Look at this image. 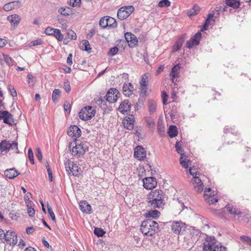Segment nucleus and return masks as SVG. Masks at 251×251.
I'll return each instance as SVG.
<instances>
[{
  "label": "nucleus",
  "mask_w": 251,
  "mask_h": 251,
  "mask_svg": "<svg viewBox=\"0 0 251 251\" xmlns=\"http://www.w3.org/2000/svg\"><path fill=\"white\" fill-rule=\"evenodd\" d=\"M149 203L151 207L162 208L165 204L164 194L162 190L151 191L148 196Z\"/></svg>",
  "instance_id": "1"
},
{
  "label": "nucleus",
  "mask_w": 251,
  "mask_h": 251,
  "mask_svg": "<svg viewBox=\"0 0 251 251\" xmlns=\"http://www.w3.org/2000/svg\"><path fill=\"white\" fill-rule=\"evenodd\" d=\"M158 224L151 219L143 221L141 225V231L145 235L151 236L158 230Z\"/></svg>",
  "instance_id": "2"
},
{
  "label": "nucleus",
  "mask_w": 251,
  "mask_h": 251,
  "mask_svg": "<svg viewBox=\"0 0 251 251\" xmlns=\"http://www.w3.org/2000/svg\"><path fill=\"white\" fill-rule=\"evenodd\" d=\"M96 110L91 106H87L82 108L78 113L79 118L83 121L91 120L94 117Z\"/></svg>",
  "instance_id": "3"
},
{
  "label": "nucleus",
  "mask_w": 251,
  "mask_h": 251,
  "mask_svg": "<svg viewBox=\"0 0 251 251\" xmlns=\"http://www.w3.org/2000/svg\"><path fill=\"white\" fill-rule=\"evenodd\" d=\"M0 150L1 152L12 151L18 152V143L15 141L3 140L0 143Z\"/></svg>",
  "instance_id": "4"
},
{
  "label": "nucleus",
  "mask_w": 251,
  "mask_h": 251,
  "mask_svg": "<svg viewBox=\"0 0 251 251\" xmlns=\"http://www.w3.org/2000/svg\"><path fill=\"white\" fill-rule=\"evenodd\" d=\"M65 166L66 170L69 175H72L74 176H78L80 168L76 163L67 160L65 162Z\"/></svg>",
  "instance_id": "5"
},
{
  "label": "nucleus",
  "mask_w": 251,
  "mask_h": 251,
  "mask_svg": "<svg viewBox=\"0 0 251 251\" xmlns=\"http://www.w3.org/2000/svg\"><path fill=\"white\" fill-rule=\"evenodd\" d=\"M134 10L133 6H127L121 7L117 12V17L123 20L127 18Z\"/></svg>",
  "instance_id": "6"
},
{
  "label": "nucleus",
  "mask_w": 251,
  "mask_h": 251,
  "mask_svg": "<svg viewBox=\"0 0 251 251\" xmlns=\"http://www.w3.org/2000/svg\"><path fill=\"white\" fill-rule=\"evenodd\" d=\"M216 240L214 237H207L203 244V251H213L214 247L216 246Z\"/></svg>",
  "instance_id": "7"
},
{
  "label": "nucleus",
  "mask_w": 251,
  "mask_h": 251,
  "mask_svg": "<svg viewBox=\"0 0 251 251\" xmlns=\"http://www.w3.org/2000/svg\"><path fill=\"white\" fill-rule=\"evenodd\" d=\"M1 120L9 126L13 125L15 122L13 116L7 110L0 111V120Z\"/></svg>",
  "instance_id": "8"
},
{
  "label": "nucleus",
  "mask_w": 251,
  "mask_h": 251,
  "mask_svg": "<svg viewBox=\"0 0 251 251\" xmlns=\"http://www.w3.org/2000/svg\"><path fill=\"white\" fill-rule=\"evenodd\" d=\"M4 237L6 243L10 245L14 246L18 242L17 236L16 233L12 231H7L4 234Z\"/></svg>",
  "instance_id": "9"
},
{
  "label": "nucleus",
  "mask_w": 251,
  "mask_h": 251,
  "mask_svg": "<svg viewBox=\"0 0 251 251\" xmlns=\"http://www.w3.org/2000/svg\"><path fill=\"white\" fill-rule=\"evenodd\" d=\"M119 92L116 88H110L107 92L106 100L109 103H115L117 101Z\"/></svg>",
  "instance_id": "10"
},
{
  "label": "nucleus",
  "mask_w": 251,
  "mask_h": 251,
  "mask_svg": "<svg viewBox=\"0 0 251 251\" xmlns=\"http://www.w3.org/2000/svg\"><path fill=\"white\" fill-rule=\"evenodd\" d=\"M87 150V146L84 144H78L76 143L75 147H73L72 150V154L73 155L75 156L78 155L79 157L81 155L84 154L85 151Z\"/></svg>",
  "instance_id": "11"
},
{
  "label": "nucleus",
  "mask_w": 251,
  "mask_h": 251,
  "mask_svg": "<svg viewBox=\"0 0 251 251\" xmlns=\"http://www.w3.org/2000/svg\"><path fill=\"white\" fill-rule=\"evenodd\" d=\"M143 186L146 189L151 190L155 188L157 184L156 178L153 177H148L143 179Z\"/></svg>",
  "instance_id": "12"
},
{
  "label": "nucleus",
  "mask_w": 251,
  "mask_h": 251,
  "mask_svg": "<svg viewBox=\"0 0 251 251\" xmlns=\"http://www.w3.org/2000/svg\"><path fill=\"white\" fill-rule=\"evenodd\" d=\"M201 37V32L196 33L191 38L186 42V47L188 49H191L194 45H198L200 43V40Z\"/></svg>",
  "instance_id": "13"
},
{
  "label": "nucleus",
  "mask_w": 251,
  "mask_h": 251,
  "mask_svg": "<svg viewBox=\"0 0 251 251\" xmlns=\"http://www.w3.org/2000/svg\"><path fill=\"white\" fill-rule=\"evenodd\" d=\"M81 132L80 129L75 125L71 126L67 130V134L74 139L79 137L81 135Z\"/></svg>",
  "instance_id": "14"
},
{
  "label": "nucleus",
  "mask_w": 251,
  "mask_h": 251,
  "mask_svg": "<svg viewBox=\"0 0 251 251\" xmlns=\"http://www.w3.org/2000/svg\"><path fill=\"white\" fill-rule=\"evenodd\" d=\"M125 37L130 47H135L138 42V40L136 36L130 32H126L125 34Z\"/></svg>",
  "instance_id": "15"
},
{
  "label": "nucleus",
  "mask_w": 251,
  "mask_h": 251,
  "mask_svg": "<svg viewBox=\"0 0 251 251\" xmlns=\"http://www.w3.org/2000/svg\"><path fill=\"white\" fill-rule=\"evenodd\" d=\"M171 229L176 234H180L185 229V224L181 222H173L171 225Z\"/></svg>",
  "instance_id": "16"
},
{
  "label": "nucleus",
  "mask_w": 251,
  "mask_h": 251,
  "mask_svg": "<svg viewBox=\"0 0 251 251\" xmlns=\"http://www.w3.org/2000/svg\"><path fill=\"white\" fill-rule=\"evenodd\" d=\"M131 109V103L127 100H124L120 104L118 110L123 114L130 112Z\"/></svg>",
  "instance_id": "17"
},
{
  "label": "nucleus",
  "mask_w": 251,
  "mask_h": 251,
  "mask_svg": "<svg viewBox=\"0 0 251 251\" xmlns=\"http://www.w3.org/2000/svg\"><path fill=\"white\" fill-rule=\"evenodd\" d=\"M192 183L195 190L198 193L201 192L203 189V184L201 179L197 176H194Z\"/></svg>",
  "instance_id": "18"
},
{
  "label": "nucleus",
  "mask_w": 251,
  "mask_h": 251,
  "mask_svg": "<svg viewBox=\"0 0 251 251\" xmlns=\"http://www.w3.org/2000/svg\"><path fill=\"white\" fill-rule=\"evenodd\" d=\"M123 94L126 97L130 96L133 93L134 88L133 84L129 82L125 83L123 87Z\"/></svg>",
  "instance_id": "19"
},
{
  "label": "nucleus",
  "mask_w": 251,
  "mask_h": 251,
  "mask_svg": "<svg viewBox=\"0 0 251 251\" xmlns=\"http://www.w3.org/2000/svg\"><path fill=\"white\" fill-rule=\"evenodd\" d=\"M157 130L158 134L161 137L166 136L165 126L162 120L159 119L157 122Z\"/></svg>",
  "instance_id": "20"
},
{
  "label": "nucleus",
  "mask_w": 251,
  "mask_h": 251,
  "mask_svg": "<svg viewBox=\"0 0 251 251\" xmlns=\"http://www.w3.org/2000/svg\"><path fill=\"white\" fill-rule=\"evenodd\" d=\"M134 157H146V151L141 146H137L134 149Z\"/></svg>",
  "instance_id": "21"
},
{
  "label": "nucleus",
  "mask_w": 251,
  "mask_h": 251,
  "mask_svg": "<svg viewBox=\"0 0 251 251\" xmlns=\"http://www.w3.org/2000/svg\"><path fill=\"white\" fill-rule=\"evenodd\" d=\"M5 176L9 179H13L20 174L15 168L7 169L4 171Z\"/></svg>",
  "instance_id": "22"
},
{
  "label": "nucleus",
  "mask_w": 251,
  "mask_h": 251,
  "mask_svg": "<svg viewBox=\"0 0 251 251\" xmlns=\"http://www.w3.org/2000/svg\"><path fill=\"white\" fill-rule=\"evenodd\" d=\"M180 67L178 64L175 65L171 69L170 75L171 77V80L173 82H175V78L178 76V71Z\"/></svg>",
  "instance_id": "23"
},
{
  "label": "nucleus",
  "mask_w": 251,
  "mask_h": 251,
  "mask_svg": "<svg viewBox=\"0 0 251 251\" xmlns=\"http://www.w3.org/2000/svg\"><path fill=\"white\" fill-rule=\"evenodd\" d=\"M7 19V20H8L11 23V25H14V27L17 26L20 21L19 16L17 14H13L8 16Z\"/></svg>",
  "instance_id": "24"
},
{
  "label": "nucleus",
  "mask_w": 251,
  "mask_h": 251,
  "mask_svg": "<svg viewBox=\"0 0 251 251\" xmlns=\"http://www.w3.org/2000/svg\"><path fill=\"white\" fill-rule=\"evenodd\" d=\"M80 210L86 213H90L91 206L86 201H82L79 204Z\"/></svg>",
  "instance_id": "25"
},
{
  "label": "nucleus",
  "mask_w": 251,
  "mask_h": 251,
  "mask_svg": "<svg viewBox=\"0 0 251 251\" xmlns=\"http://www.w3.org/2000/svg\"><path fill=\"white\" fill-rule=\"evenodd\" d=\"M225 208L231 214L235 215H240L241 214V212L239 210L231 205H226Z\"/></svg>",
  "instance_id": "26"
},
{
  "label": "nucleus",
  "mask_w": 251,
  "mask_h": 251,
  "mask_svg": "<svg viewBox=\"0 0 251 251\" xmlns=\"http://www.w3.org/2000/svg\"><path fill=\"white\" fill-rule=\"evenodd\" d=\"M168 134L169 137L171 138L176 136L178 134V130L176 126L175 125L170 126L168 129Z\"/></svg>",
  "instance_id": "27"
},
{
  "label": "nucleus",
  "mask_w": 251,
  "mask_h": 251,
  "mask_svg": "<svg viewBox=\"0 0 251 251\" xmlns=\"http://www.w3.org/2000/svg\"><path fill=\"white\" fill-rule=\"evenodd\" d=\"M134 120H133V118H131L128 117L126 121L124 122V126L125 128L128 130H131L134 127Z\"/></svg>",
  "instance_id": "28"
},
{
  "label": "nucleus",
  "mask_w": 251,
  "mask_h": 251,
  "mask_svg": "<svg viewBox=\"0 0 251 251\" xmlns=\"http://www.w3.org/2000/svg\"><path fill=\"white\" fill-rule=\"evenodd\" d=\"M226 3L228 6L236 9L240 6V0H226Z\"/></svg>",
  "instance_id": "29"
},
{
  "label": "nucleus",
  "mask_w": 251,
  "mask_h": 251,
  "mask_svg": "<svg viewBox=\"0 0 251 251\" xmlns=\"http://www.w3.org/2000/svg\"><path fill=\"white\" fill-rule=\"evenodd\" d=\"M80 48L83 50L87 51L88 53L91 52L92 49L90 47L89 42L87 40H84L82 41Z\"/></svg>",
  "instance_id": "30"
},
{
  "label": "nucleus",
  "mask_w": 251,
  "mask_h": 251,
  "mask_svg": "<svg viewBox=\"0 0 251 251\" xmlns=\"http://www.w3.org/2000/svg\"><path fill=\"white\" fill-rule=\"evenodd\" d=\"M192 161L188 158H179V163L184 168L187 169L191 165Z\"/></svg>",
  "instance_id": "31"
},
{
  "label": "nucleus",
  "mask_w": 251,
  "mask_h": 251,
  "mask_svg": "<svg viewBox=\"0 0 251 251\" xmlns=\"http://www.w3.org/2000/svg\"><path fill=\"white\" fill-rule=\"evenodd\" d=\"M58 12L62 15L68 16L72 14V8L69 7H61L58 10Z\"/></svg>",
  "instance_id": "32"
},
{
  "label": "nucleus",
  "mask_w": 251,
  "mask_h": 251,
  "mask_svg": "<svg viewBox=\"0 0 251 251\" xmlns=\"http://www.w3.org/2000/svg\"><path fill=\"white\" fill-rule=\"evenodd\" d=\"M149 112L151 115L153 114L156 110V104L153 100H150L148 102Z\"/></svg>",
  "instance_id": "33"
},
{
  "label": "nucleus",
  "mask_w": 251,
  "mask_h": 251,
  "mask_svg": "<svg viewBox=\"0 0 251 251\" xmlns=\"http://www.w3.org/2000/svg\"><path fill=\"white\" fill-rule=\"evenodd\" d=\"M214 197V194L212 195V193H210L209 195L208 194H204V198L206 200L208 201V202L211 204H214L217 202L218 201L217 198H213Z\"/></svg>",
  "instance_id": "34"
},
{
  "label": "nucleus",
  "mask_w": 251,
  "mask_h": 251,
  "mask_svg": "<svg viewBox=\"0 0 251 251\" xmlns=\"http://www.w3.org/2000/svg\"><path fill=\"white\" fill-rule=\"evenodd\" d=\"M60 91L59 89H54L52 94V99L53 102H57L60 97Z\"/></svg>",
  "instance_id": "35"
},
{
  "label": "nucleus",
  "mask_w": 251,
  "mask_h": 251,
  "mask_svg": "<svg viewBox=\"0 0 251 251\" xmlns=\"http://www.w3.org/2000/svg\"><path fill=\"white\" fill-rule=\"evenodd\" d=\"M184 42L183 38H180L176 42L175 45L173 47L174 51H177L181 49V47Z\"/></svg>",
  "instance_id": "36"
},
{
  "label": "nucleus",
  "mask_w": 251,
  "mask_h": 251,
  "mask_svg": "<svg viewBox=\"0 0 251 251\" xmlns=\"http://www.w3.org/2000/svg\"><path fill=\"white\" fill-rule=\"evenodd\" d=\"M160 214L159 211L157 210H150L147 213V217L149 218H157L159 217Z\"/></svg>",
  "instance_id": "37"
},
{
  "label": "nucleus",
  "mask_w": 251,
  "mask_h": 251,
  "mask_svg": "<svg viewBox=\"0 0 251 251\" xmlns=\"http://www.w3.org/2000/svg\"><path fill=\"white\" fill-rule=\"evenodd\" d=\"M106 20L108 23V26L115 27L117 26V23L116 20L112 17L106 16Z\"/></svg>",
  "instance_id": "38"
},
{
  "label": "nucleus",
  "mask_w": 251,
  "mask_h": 251,
  "mask_svg": "<svg viewBox=\"0 0 251 251\" xmlns=\"http://www.w3.org/2000/svg\"><path fill=\"white\" fill-rule=\"evenodd\" d=\"M53 36H54L56 39L60 42L62 41L64 38V36L61 33L60 30L57 28L55 29Z\"/></svg>",
  "instance_id": "39"
},
{
  "label": "nucleus",
  "mask_w": 251,
  "mask_h": 251,
  "mask_svg": "<svg viewBox=\"0 0 251 251\" xmlns=\"http://www.w3.org/2000/svg\"><path fill=\"white\" fill-rule=\"evenodd\" d=\"M99 25L102 28H105L108 26V23L106 20V16H104L101 18L99 22Z\"/></svg>",
  "instance_id": "40"
},
{
  "label": "nucleus",
  "mask_w": 251,
  "mask_h": 251,
  "mask_svg": "<svg viewBox=\"0 0 251 251\" xmlns=\"http://www.w3.org/2000/svg\"><path fill=\"white\" fill-rule=\"evenodd\" d=\"M94 234L98 237H102L105 233V232L100 228H95L94 229Z\"/></svg>",
  "instance_id": "41"
},
{
  "label": "nucleus",
  "mask_w": 251,
  "mask_h": 251,
  "mask_svg": "<svg viewBox=\"0 0 251 251\" xmlns=\"http://www.w3.org/2000/svg\"><path fill=\"white\" fill-rule=\"evenodd\" d=\"M171 5V2L169 0H162L160 1L158 4L159 7H168Z\"/></svg>",
  "instance_id": "42"
},
{
  "label": "nucleus",
  "mask_w": 251,
  "mask_h": 251,
  "mask_svg": "<svg viewBox=\"0 0 251 251\" xmlns=\"http://www.w3.org/2000/svg\"><path fill=\"white\" fill-rule=\"evenodd\" d=\"M67 37L70 40H76V33L73 30H71L67 32Z\"/></svg>",
  "instance_id": "43"
},
{
  "label": "nucleus",
  "mask_w": 251,
  "mask_h": 251,
  "mask_svg": "<svg viewBox=\"0 0 251 251\" xmlns=\"http://www.w3.org/2000/svg\"><path fill=\"white\" fill-rule=\"evenodd\" d=\"M240 239L243 243H246L251 245V238L249 236L243 235L240 237Z\"/></svg>",
  "instance_id": "44"
},
{
  "label": "nucleus",
  "mask_w": 251,
  "mask_h": 251,
  "mask_svg": "<svg viewBox=\"0 0 251 251\" xmlns=\"http://www.w3.org/2000/svg\"><path fill=\"white\" fill-rule=\"evenodd\" d=\"M213 251H227V249L221 243H219L214 247Z\"/></svg>",
  "instance_id": "45"
},
{
  "label": "nucleus",
  "mask_w": 251,
  "mask_h": 251,
  "mask_svg": "<svg viewBox=\"0 0 251 251\" xmlns=\"http://www.w3.org/2000/svg\"><path fill=\"white\" fill-rule=\"evenodd\" d=\"M148 75L147 74H144L142 75L141 77V80L140 81V85L143 86H145L147 85L148 82Z\"/></svg>",
  "instance_id": "46"
},
{
  "label": "nucleus",
  "mask_w": 251,
  "mask_h": 251,
  "mask_svg": "<svg viewBox=\"0 0 251 251\" xmlns=\"http://www.w3.org/2000/svg\"><path fill=\"white\" fill-rule=\"evenodd\" d=\"M14 2H11L5 4L3 8L6 11H9L14 8Z\"/></svg>",
  "instance_id": "47"
},
{
  "label": "nucleus",
  "mask_w": 251,
  "mask_h": 251,
  "mask_svg": "<svg viewBox=\"0 0 251 251\" xmlns=\"http://www.w3.org/2000/svg\"><path fill=\"white\" fill-rule=\"evenodd\" d=\"M8 90L10 92L11 95L13 97H17V92L15 90V89L14 88V87L11 84L9 85Z\"/></svg>",
  "instance_id": "48"
},
{
  "label": "nucleus",
  "mask_w": 251,
  "mask_h": 251,
  "mask_svg": "<svg viewBox=\"0 0 251 251\" xmlns=\"http://www.w3.org/2000/svg\"><path fill=\"white\" fill-rule=\"evenodd\" d=\"M56 28L48 27L45 30V33L48 35H53Z\"/></svg>",
  "instance_id": "49"
},
{
  "label": "nucleus",
  "mask_w": 251,
  "mask_h": 251,
  "mask_svg": "<svg viewBox=\"0 0 251 251\" xmlns=\"http://www.w3.org/2000/svg\"><path fill=\"white\" fill-rule=\"evenodd\" d=\"M47 208H48V213L50 214V216L51 220L53 221H55V217L54 213L53 212L51 207L50 206H49V205H48Z\"/></svg>",
  "instance_id": "50"
},
{
  "label": "nucleus",
  "mask_w": 251,
  "mask_h": 251,
  "mask_svg": "<svg viewBox=\"0 0 251 251\" xmlns=\"http://www.w3.org/2000/svg\"><path fill=\"white\" fill-rule=\"evenodd\" d=\"M146 121L150 128H154L155 123L151 118H148L146 119Z\"/></svg>",
  "instance_id": "51"
},
{
  "label": "nucleus",
  "mask_w": 251,
  "mask_h": 251,
  "mask_svg": "<svg viewBox=\"0 0 251 251\" xmlns=\"http://www.w3.org/2000/svg\"><path fill=\"white\" fill-rule=\"evenodd\" d=\"M119 50L118 48L117 47H114L110 49L109 51L108 54L111 56H114L117 54Z\"/></svg>",
  "instance_id": "52"
},
{
  "label": "nucleus",
  "mask_w": 251,
  "mask_h": 251,
  "mask_svg": "<svg viewBox=\"0 0 251 251\" xmlns=\"http://www.w3.org/2000/svg\"><path fill=\"white\" fill-rule=\"evenodd\" d=\"M4 60L6 63L10 66L13 65L12 59L11 57L8 55L3 54Z\"/></svg>",
  "instance_id": "53"
},
{
  "label": "nucleus",
  "mask_w": 251,
  "mask_h": 251,
  "mask_svg": "<svg viewBox=\"0 0 251 251\" xmlns=\"http://www.w3.org/2000/svg\"><path fill=\"white\" fill-rule=\"evenodd\" d=\"M81 0H70V4L73 7H76L80 5Z\"/></svg>",
  "instance_id": "54"
},
{
  "label": "nucleus",
  "mask_w": 251,
  "mask_h": 251,
  "mask_svg": "<svg viewBox=\"0 0 251 251\" xmlns=\"http://www.w3.org/2000/svg\"><path fill=\"white\" fill-rule=\"evenodd\" d=\"M64 88L65 91L67 93H69L71 91V87L70 82L68 81H65L64 83Z\"/></svg>",
  "instance_id": "55"
},
{
  "label": "nucleus",
  "mask_w": 251,
  "mask_h": 251,
  "mask_svg": "<svg viewBox=\"0 0 251 251\" xmlns=\"http://www.w3.org/2000/svg\"><path fill=\"white\" fill-rule=\"evenodd\" d=\"M147 92V85L145 86H141L140 95L142 96H146Z\"/></svg>",
  "instance_id": "56"
},
{
  "label": "nucleus",
  "mask_w": 251,
  "mask_h": 251,
  "mask_svg": "<svg viewBox=\"0 0 251 251\" xmlns=\"http://www.w3.org/2000/svg\"><path fill=\"white\" fill-rule=\"evenodd\" d=\"M175 147L176 149V151L181 154V157H182V152L183 151L182 150L180 145H179V142L178 141L176 142L175 144Z\"/></svg>",
  "instance_id": "57"
},
{
  "label": "nucleus",
  "mask_w": 251,
  "mask_h": 251,
  "mask_svg": "<svg viewBox=\"0 0 251 251\" xmlns=\"http://www.w3.org/2000/svg\"><path fill=\"white\" fill-rule=\"evenodd\" d=\"M161 97L162 99L163 104L164 105H166L167 104V98L168 96L165 92H163L161 94Z\"/></svg>",
  "instance_id": "58"
},
{
  "label": "nucleus",
  "mask_w": 251,
  "mask_h": 251,
  "mask_svg": "<svg viewBox=\"0 0 251 251\" xmlns=\"http://www.w3.org/2000/svg\"><path fill=\"white\" fill-rule=\"evenodd\" d=\"M43 43V41L41 39L34 40L31 42L32 46H35L37 45H40Z\"/></svg>",
  "instance_id": "59"
},
{
  "label": "nucleus",
  "mask_w": 251,
  "mask_h": 251,
  "mask_svg": "<svg viewBox=\"0 0 251 251\" xmlns=\"http://www.w3.org/2000/svg\"><path fill=\"white\" fill-rule=\"evenodd\" d=\"M200 10V8L198 6H195L193 9V10L190 11V16H194L197 14V11H199Z\"/></svg>",
  "instance_id": "60"
},
{
  "label": "nucleus",
  "mask_w": 251,
  "mask_h": 251,
  "mask_svg": "<svg viewBox=\"0 0 251 251\" xmlns=\"http://www.w3.org/2000/svg\"><path fill=\"white\" fill-rule=\"evenodd\" d=\"M27 213L30 217H33L35 214V210L31 207H28L27 209Z\"/></svg>",
  "instance_id": "61"
},
{
  "label": "nucleus",
  "mask_w": 251,
  "mask_h": 251,
  "mask_svg": "<svg viewBox=\"0 0 251 251\" xmlns=\"http://www.w3.org/2000/svg\"><path fill=\"white\" fill-rule=\"evenodd\" d=\"M96 103L99 105H101L102 104L104 105L106 103V100H102L101 98H99L96 100Z\"/></svg>",
  "instance_id": "62"
},
{
  "label": "nucleus",
  "mask_w": 251,
  "mask_h": 251,
  "mask_svg": "<svg viewBox=\"0 0 251 251\" xmlns=\"http://www.w3.org/2000/svg\"><path fill=\"white\" fill-rule=\"evenodd\" d=\"M64 108L65 111H67L71 110V105L69 102H66L64 104Z\"/></svg>",
  "instance_id": "63"
},
{
  "label": "nucleus",
  "mask_w": 251,
  "mask_h": 251,
  "mask_svg": "<svg viewBox=\"0 0 251 251\" xmlns=\"http://www.w3.org/2000/svg\"><path fill=\"white\" fill-rule=\"evenodd\" d=\"M96 33V30L94 28H92L90 31L89 33L87 35V38H90L92 37Z\"/></svg>",
  "instance_id": "64"
}]
</instances>
